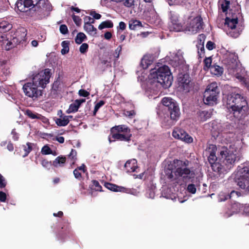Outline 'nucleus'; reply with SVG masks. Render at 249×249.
Segmentation results:
<instances>
[{"label":"nucleus","instance_id":"obj_1","mask_svg":"<svg viewBox=\"0 0 249 249\" xmlns=\"http://www.w3.org/2000/svg\"><path fill=\"white\" fill-rule=\"evenodd\" d=\"M221 8L226 16L225 26H227V34L233 38H237L241 34L243 27L238 24V18L241 16L240 6L236 2H231L229 0H223Z\"/></svg>","mask_w":249,"mask_h":249},{"label":"nucleus","instance_id":"obj_2","mask_svg":"<svg viewBox=\"0 0 249 249\" xmlns=\"http://www.w3.org/2000/svg\"><path fill=\"white\" fill-rule=\"evenodd\" d=\"M51 70L45 69L34 76L32 82L25 83L23 86V90L25 95L36 100L42 95V89H38V87L44 89L49 83L51 76Z\"/></svg>","mask_w":249,"mask_h":249},{"label":"nucleus","instance_id":"obj_3","mask_svg":"<svg viewBox=\"0 0 249 249\" xmlns=\"http://www.w3.org/2000/svg\"><path fill=\"white\" fill-rule=\"evenodd\" d=\"M227 108L231 109L234 117L240 118L248 111L249 107L246 98L238 93L229 95L227 101Z\"/></svg>","mask_w":249,"mask_h":249},{"label":"nucleus","instance_id":"obj_4","mask_svg":"<svg viewBox=\"0 0 249 249\" xmlns=\"http://www.w3.org/2000/svg\"><path fill=\"white\" fill-rule=\"evenodd\" d=\"M149 78L153 82L160 83L164 89L169 88L173 81V76L169 67L164 65L157 69L150 70Z\"/></svg>","mask_w":249,"mask_h":249},{"label":"nucleus","instance_id":"obj_5","mask_svg":"<svg viewBox=\"0 0 249 249\" xmlns=\"http://www.w3.org/2000/svg\"><path fill=\"white\" fill-rule=\"evenodd\" d=\"M28 10L34 11L31 17L36 19H41L44 18L47 12L52 9L51 5L48 0H25Z\"/></svg>","mask_w":249,"mask_h":249},{"label":"nucleus","instance_id":"obj_6","mask_svg":"<svg viewBox=\"0 0 249 249\" xmlns=\"http://www.w3.org/2000/svg\"><path fill=\"white\" fill-rule=\"evenodd\" d=\"M110 134L108 137L110 143L115 141L129 142L131 141L132 134L130 128L125 124L115 125L110 130Z\"/></svg>","mask_w":249,"mask_h":249},{"label":"nucleus","instance_id":"obj_7","mask_svg":"<svg viewBox=\"0 0 249 249\" xmlns=\"http://www.w3.org/2000/svg\"><path fill=\"white\" fill-rule=\"evenodd\" d=\"M220 155L221 157L222 163L219 168V176L226 174L233 167L236 160V156L229 151L226 147H222L220 150Z\"/></svg>","mask_w":249,"mask_h":249},{"label":"nucleus","instance_id":"obj_8","mask_svg":"<svg viewBox=\"0 0 249 249\" xmlns=\"http://www.w3.org/2000/svg\"><path fill=\"white\" fill-rule=\"evenodd\" d=\"M165 174L167 178L171 180H176L179 177H182L184 179H190L194 178L195 175L193 171L186 167H178L174 172L168 168L165 171Z\"/></svg>","mask_w":249,"mask_h":249},{"label":"nucleus","instance_id":"obj_9","mask_svg":"<svg viewBox=\"0 0 249 249\" xmlns=\"http://www.w3.org/2000/svg\"><path fill=\"white\" fill-rule=\"evenodd\" d=\"M219 94V90L217 83L213 82L209 84L204 93L205 104L209 105L215 104Z\"/></svg>","mask_w":249,"mask_h":249},{"label":"nucleus","instance_id":"obj_10","mask_svg":"<svg viewBox=\"0 0 249 249\" xmlns=\"http://www.w3.org/2000/svg\"><path fill=\"white\" fill-rule=\"evenodd\" d=\"M235 182L244 191L246 195H249V167L242 168L240 176L235 179Z\"/></svg>","mask_w":249,"mask_h":249},{"label":"nucleus","instance_id":"obj_11","mask_svg":"<svg viewBox=\"0 0 249 249\" xmlns=\"http://www.w3.org/2000/svg\"><path fill=\"white\" fill-rule=\"evenodd\" d=\"M217 147L214 144H209L206 149V151L209 153L208 160L210 163L213 171L219 175V168L221 167V163L216 162L217 158L216 156Z\"/></svg>","mask_w":249,"mask_h":249},{"label":"nucleus","instance_id":"obj_12","mask_svg":"<svg viewBox=\"0 0 249 249\" xmlns=\"http://www.w3.org/2000/svg\"><path fill=\"white\" fill-rule=\"evenodd\" d=\"M178 88L185 92H189L194 87V83L188 74L180 75L178 78Z\"/></svg>","mask_w":249,"mask_h":249},{"label":"nucleus","instance_id":"obj_13","mask_svg":"<svg viewBox=\"0 0 249 249\" xmlns=\"http://www.w3.org/2000/svg\"><path fill=\"white\" fill-rule=\"evenodd\" d=\"M66 161V158L63 156L57 157L53 162L48 161L46 159H43L41 161V164L43 167L50 168L51 165L55 167H63Z\"/></svg>","mask_w":249,"mask_h":249},{"label":"nucleus","instance_id":"obj_14","mask_svg":"<svg viewBox=\"0 0 249 249\" xmlns=\"http://www.w3.org/2000/svg\"><path fill=\"white\" fill-rule=\"evenodd\" d=\"M172 136L176 139L191 143L193 142V138L182 129H177L172 132Z\"/></svg>","mask_w":249,"mask_h":249},{"label":"nucleus","instance_id":"obj_15","mask_svg":"<svg viewBox=\"0 0 249 249\" xmlns=\"http://www.w3.org/2000/svg\"><path fill=\"white\" fill-rule=\"evenodd\" d=\"M167 111L168 114L170 115V119L172 120L177 121L179 119L180 112L179 108L177 104L171 108L168 109Z\"/></svg>","mask_w":249,"mask_h":249},{"label":"nucleus","instance_id":"obj_16","mask_svg":"<svg viewBox=\"0 0 249 249\" xmlns=\"http://www.w3.org/2000/svg\"><path fill=\"white\" fill-rule=\"evenodd\" d=\"M124 168L127 173H132L138 168L137 161L135 159L128 160L124 164Z\"/></svg>","mask_w":249,"mask_h":249},{"label":"nucleus","instance_id":"obj_17","mask_svg":"<svg viewBox=\"0 0 249 249\" xmlns=\"http://www.w3.org/2000/svg\"><path fill=\"white\" fill-rule=\"evenodd\" d=\"M105 186L108 190L116 192H120L123 193H127L128 191V189L127 188H126L122 186H119L116 184L109 182H105Z\"/></svg>","mask_w":249,"mask_h":249},{"label":"nucleus","instance_id":"obj_18","mask_svg":"<svg viewBox=\"0 0 249 249\" xmlns=\"http://www.w3.org/2000/svg\"><path fill=\"white\" fill-rule=\"evenodd\" d=\"M203 23V20L201 17H196L194 18L191 23L192 31L197 32L200 30L202 28Z\"/></svg>","mask_w":249,"mask_h":249},{"label":"nucleus","instance_id":"obj_19","mask_svg":"<svg viewBox=\"0 0 249 249\" xmlns=\"http://www.w3.org/2000/svg\"><path fill=\"white\" fill-rule=\"evenodd\" d=\"M171 28L176 32H179L182 29L181 24L179 22L178 18L176 16L171 17Z\"/></svg>","mask_w":249,"mask_h":249},{"label":"nucleus","instance_id":"obj_20","mask_svg":"<svg viewBox=\"0 0 249 249\" xmlns=\"http://www.w3.org/2000/svg\"><path fill=\"white\" fill-rule=\"evenodd\" d=\"M15 36L19 40V42H23L25 40L27 32L24 28L18 29L15 34Z\"/></svg>","mask_w":249,"mask_h":249},{"label":"nucleus","instance_id":"obj_21","mask_svg":"<svg viewBox=\"0 0 249 249\" xmlns=\"http://www.w3.org/2000/svg\"><path fill=\"white\" fill-rule=\"evenodd\" d=\"M13 27L12 24L7 21L2 20L0 22V32L6 33L10 31Z\"/></svg>","mask_w":249,"mask_h":249},{"label":"nucleus","instance_id":"obj_22","mask_svg":"<svg viewBox=\"0 0 249 249\" xmlns=\"http://www.w3.org/2000/svg\"><path fill=\"white\" fill-rule=\"evenodd\" d=\"M162 103L163 105L167 107V110L177 104L172 99L169 97H164L162 99Z\"/></svg>","mask_w":249,"mask_h":249},{"label":"nucleus","instance_id":"obj_23","mask_svg":"<svg viewBox=\"0 0 249 249\" xmlns=\"http://www.w3.org/2000/svg\"><path fill=\"white\" fill-rule=\"evenodd\" d=\"M141 22L137 19H131L129 22V28L130 30H137L142 27Z\"/></svg>","mask_w":249,"mask_h":249},{"label":"nucleus","instance_id":"obj_24","mask_svg":"<svg viewBox=\"0 0 249 249\" xmlns=\"http://www.w3.org/2000/svg\"><path fill=\"white\" fill-rule=\"evenodd\" d=\"M16 6L18 10L21 12L28 11L27 6L26 5L25 0H18L16 2Z\"/></svg>","mask_w":249,"mask_h":249},{"label":"nucleus","instance_id":"obj_25","mask_svg":"<svg viewBox=\"0 0 249 249\" xmlns=\"http://www.w3.org/2000/svg\"><path fill=\"white\" fill-rule=\"evenodd\" d=\"M85 30L90 35H95L97 34V29L91 24H84Z\"/></svg>","mask_w":249,"mask_h":249},{"label":"nucleus","instance_id":"obj_26","mask_svg":"<svg viewBox=\"0 0 249 249\" xmlns=\"http://www.w3.org/2000/svg\"><path fill=\"white\" fill-rule=\"evenodd\" d=\"M55 123L58 126H65L69 123V120L66 118L65 116H60L59 118L55 120Z\"/></svg>","mask_w":249,"mask_h":249},{"label":"nucleus","instance_id":"obj_27","mask_svg":"<svg viewBox=\"0 0 249 249\" xmlns=\"http://www.w3.org/2000/svg\"><path fill=\"white\" fill-rule=\"evenodd\" d=\"M17 39L18 38L16 36H14L13 37L12 41H8V42L6 44V50H9L10 49L14 48L16 45L20 43H22V42H19V40H18V39Z\"/></svg>","mask_w":249,"mask_h":249},{"label":"nucleus","instance_id":"obj_28","mask_svg":"<svg viewBox=\"0 0 249 249\" xmlns=\"http://www.w3.org/2000/svg\"><path fill=\"white\" fill-rule=\"evenodd\" d=\"M113 27V23L110 20H107L103 21L98 26L99 30H102L105 28H111Z\"/></svg>","mask_w":249,"mask_h":249},{"label":"nucleus","instance_id":"obj_29","mask_svg":"<svg viewBox=\"0 0 249 249\" xmlns=\"http://www.w3.org/2000/svg\"><path fill=\"white\" fill-rule=\"evenodd\" d=\"M242 207V204L238 202L234 201L231 205V211L232 213H237L240 211Z\"/></svg>","mask_w":249,"mask_h":249},{"label":"nucleus","instance_id":"obj_30","mask_svg":"<svg viewBox=\"0 0 249 249\" xmlns=\"http://www.w3.org/2000/svg\"><path fill=\"white\" fill-rule=\"evenodd\" d=\"M210 70L212 73L217 75H221L223 71L222 67L215 65L211 67Z\"/></svg>","mask_w":249,"mask_h":249},{"label":"nucleus","instance_id":"obj_31","mask_svg":"<svg viewBox=\"0 0 249 249\" xmlns=\"http://www.w3.org/2000/svg\"><path fill=\"white\" fill-rule=\"evenodd\" d=\"M152 63V61L147 56H144L141 60V65L143 69H147Z\"/></svg>","mask_w":249,"mask_h":249},{"label":"nucleus","instance_id":"obj_32","mask_svg":"<svg viewBox=\"0 0 249 249\" xmlns=\"http://www.w3.org/2000/svg\"><path fill=\"white\" fill-rule=\"evenodd\" d=\"M33 143L28 142L26 145H23V148L24 151V154L22 155L23 157H26L29 155V154L33 149Z\"/></svg>","mask_w":249,"mask_h":249},{"label":"nucleus","instance_id":"obj_33","mask_svg":"<svg viewBox=\"0 0 249 249\" xmlns=\"http://www.w3.org/2000/svg\"><path fill=\"white\" fill-rule=\"evenodd\" d=\"M92 185L89 186L91 191L94 190L95 191H102V186L100 185L99 182L96 180H92Z\"/></svg>","mask_w":249,"mask_h":249},{"label":"nucleus","instance_id":"obj_34","mask_svg":"<svg viewBox=\"0 0 249 249\" xmlns=\"http://www.w3.org/2000/svg\"><path fill=\"white\" fill-rule=\"evenodd\" d=\"M115 2H123L124 5L127 7H131L134 5L135 0H110Z\"/></svg>","mask_w":249,"mask_h":249},{"label":"nucleus","instance_id":"obj_35","mask_svg":"<svg viewBox=\"0 0 249 249\" xmlns=\"http://www.w3.org/2000/svg\"><path fill=\"white\" fill-rule=\"evenodd\" d=\"M24 114L31 119H37L38 113H36L29 109H27L24 111Z\"/></svg>","mask_w":249,"mask_h":249},{"label":"nucleus","instance_id":"obj_36","mask_svg":"<svg viewBox=\"0 0 249 249\" xmlns=\"http://www.w3.org/2000/svg\"><path fill=\"white\" fill-rule=\"evenodd\" d=\"M69 44L70 42L68 40H65L62 42L61 46L63 49L61 51V53L62 54H65L69 52Z\"/></svg>","mask_w":249,"mask_h":249},{"label":"nucleus","instance_id":"obj_37","mask_svg":"<svg viewBox=\"0 0 249 249\" xmlns=\"http://www.w3.org/2000/svg\"><path fill=\"white\" fill-rule=\"evenodd\" d=\"M85 39H87L86 36L83 33L80 32L77 34L75 38V41L76 44H80Z\"/></svg>","mask_w":249,"mask_h":249},{"label":"nucleus","instance_id":"obj_38","mask_svg":"<svg viewBox=\"0 0 249 249\" xmlns=\"http://www.w3.org/2000/svg\"><path fill=\"white\" fill-rule=\"evenodd\" d=\"M41 152L43 155H49V154H53V155H56L55 152H54V153H53L52 149L47 145H44L42 148Z\"/></svg>","mask_w":249,"mask_h":249},{"label":"nucleus","instance_id":"obj_39","mask_svg":"<svg viewBox=\"0 0 249 249\" xmlns=\"http://www.w3.org/2000/svg\"><path fill=\"white\" fill-rule=\"evenodd\" d=\"M77 152L75 150L72 149L70 153L68 155L69 159L72 161V164H74L77 160Z\"/></svg>","mask_w":249,"mask_h":249},{"label":"nucleus","instance_id":"obj_40","mask_svg":"<svg viewBox=\"0 0 249 249\" xmlns=\"http://www.w3.org/2000/svg\"><path fill=\"white\" fill-rule=\"evenodd\" d=\"M196 47L197 48L198 59H201L204 56L205 54L204 45H196Z\"/></svg>","mask_w":249,"mask_h":249},{"label":"nucleus","instance_id":"obj_41","mask_svg":"<svg viewBox=\"0 0 249 249\" xmlns=\"http://www.w3.org/2000/svg\"><path fill=\"white\" fill-rule=\"evenodd\" d=\"M229 196V193L221 192L218 195V201L220 202L225 201L230 199V196Z\"/></svg>","mask_w":249,"mask_h":249},{"label":"nucleus","instance_id":"obj_42","mask_svg":"<svg viewBox=\"0 0 249 249\" xmlns=\"http://www.w3.org/2000/svg\"><path fill=\"white\" fill-rule=\"evenodd\" d=\"M206 39V36L203 34H201L199 35H198L197 37V44L196 45H204V42Z\"/></svg>","mask_w":249,"mask_h":249},{"label":"nucleus","instance_id":"obj_43","mask_svg":"<svg viewBox=\"0 0 249 249\" xmlns=\"http://www.w3.org/2000/svg\"><path fill=\"white\" fill-rule=\"evenodd\" d=\"M78 110V107L76 105L73 103L71 104L70 105L69 109L67 110V112L68 113H70L72 112H75L77 111Z\"/></svg>","mask_w":249,"mask_h":249},{"label":"nucleus","instance_id":"obj_44","mask_svg":"<svg viewBox=\"0 0 249 249\" xmlns=\"http://www.w3.org/2000/svg\"><path fill=\"white\" fill-rule=\"evenodd\" d=\"M105 104V102L103 100L100 101L99 102H98L94 107V109L93 111V115H95L96 112L98 110V109L103 105H104Z\"/></svg>","mask_w":249,"mask_h":249},{"label":"nucleus","instance_id":"obj_45","mask_svg":"<svg viewBox=\"0 0 249 249\" xmlns=\"http://www.w3.org/2000/svg\"><path fill=\"white\" fill-rule=\"evenodd\" d=\"M229 196H230V199L232 198H237L240 196H241V193L239 191H236L234 190H232L229 194Z\"/></svg>","mask_w":249,"mask_h":249},{"label":"nucleus","instance_id":"obj_46","mask_svg":"<svg viewBox=\"0 0 249 249\" xmlns=\"http://www.w3.org/2000/svg\"><path fill=\"white\" fill-rule=\"evenodd\" d=\"M89 48V45L87 43H83L79 48V51L81 53H86Z\"/></svg>","mask_w":249,"mask_h":249},{"label":"nucleus","instance_id":"obj_47","mask_svg":"<svg viewBox=\"0 0 249 249\" xmlns=\"http://www.w3.org/2000/svg\"><path fill=\"white\" fill-rule=\"evenodd\" d=\"M212 62V60L211 57H206L204 60V67H206L207 68H210L211 69V68L212 66L211 65Z\"/></svg>","mask_w":249,"mask_h":249},{"label":"nucleus","instance_id":"obj_48","mask_svg":"<svg viewBox=\"0 0 249 249\" xmlns=\"http://www.w3.org/2000/svg\"><path fill=\"white\" fill-rule=\"evenodd\" d=\"M187 191L190 193L194 194L196 193V189L194 184H189L187 186Z\"/></svg>","mask_w":249,"mask_h":249},{"label":"nucleus","instance_id":"obj_49","mask_svg":"<svg viewBox=\"0 0 249 249\" xmlns=\"http://www.w3.org/2000/svg\"><path fill=\"white\" fill-rule=\"evenodd\" d=\"M59 30L63 35L67 34L69 31L67 26L65 24H62L60 26Z\"/></svg>","mask_w":249,"mask_h":249},{"label":"nucleus","instance_id":"obj_50","mask_svg":"<svg viewBox=\"0 0 249 249\" xmlns=\"http://www.w3.org/2000/svg\"><path fill=\"white\" fill-rule=\"evenodd\" d=\"M72 18L76 25H79L81 24L82 19L80 18L79 17L73 14L72 15Z\"/></svg>","mask_w":249,"mask_h":249},{"label":"nucleus","instance_id":"obj_51","mask_svg":"<svg viewBox=\"0 0 249 249\" xmlns=\"http://www.w3.org/2000/svg\"><path fill=\"white\" fill-rule=\"evenodd\" d=\"M7 182L4 178L0 174V189L5 187Z\"/></svg>","mask_w":249,"mask_h":249},{"label":"nucleus","instance_id":"obj_52","mask_svg":"<svg viewBox=\"0 0 249 249\" xmlns=\"http://www.w3.org/2000/svg\"><path fill=\"white\" fill-rule=\"evenodd\" d=\"M206 47L208 50L211 51L215 48V44L214 42L211 41H209L207 42Z\"/></svg>","mask_w":249,"mask_h":249},{"label":"nucleus","instance_id":"obj_53","mask_svg":"<svg viewBox=\"0 0 249 249\" xmlns=\"http://www.w3.org/2000/svg\"><path fill=\"white\" fill-rule=\"evenodd\" d=\"M74 177L78 180H81L82 178L81 173L78 169H75L73 172Z\"/></svg>","mask_w":249,"mask_h":249},{"label":"nucleus","instance_id":"obj_54","mask_svg":"<svg viewBox=\"0 0 249 249\" xmlns=\"http://www.w3.org/2000/svg\"><path fill=\"white\" fill-rule=\"evenodd\" d=\"M78 94L80 96L86 97L89 95V93L85 89H81L78 91Z\"/></svg>","mask_w":249,"mask_h":249},{"label":"nucleus","instance_id":"obj_55","mask_svg":"<svg viewBox=\"0 0 249 249\" xmlns=\"http://www.w3.org/2000/svg\"><path fill=\"white\" fill-rule=\"evenodd\" d=\"M85 24H92L95 21L94 19L89 16H86L84 18Z\"/></svg>","mask_w":249,"mask_h":249},{"label":"nucleus","instance_id":"obj_56","mask_svg":"<svg viewBox=\"0 0 249 249\" xmlns=\"http://www.w3.org/2000/svg\"><path fill=\"white\" fill-rule=\"evenodd\" d=\"M122 47L121 45L119 46L115 51L114 57L116 58H119L120 52H121Z\"/></svg>","mask_w":249,"mask_h":249},{"label":"nucleus","instance_id":"obj_57","mask_svg":"<svg viewBox=\"0 0 249 249\" xmlns=\"http://www.w3.org/2000/svg\"><path fill=\"white\" fill-rule=\"evenodd\" d=\"M7 199V196L5 193L0 191V201L2 202H5Z\"/></svg>","mask_w":249,"mask_h":249},{"label":"nucleus","instance_id":"obj_58","mask_svg":"<svg viewBox=\"0 0 249 249\" xmlns=\"http://www.w3.org/2000/svg\"><path fill=\"white\" fill-rule=\"evenodd\" d=\"M207 114V112L205 111H201L199 113V116L200 117V120L201 121H205L207 120V117L206 115Z\"/></svg>","mask_w":249,"mask_h":249},{"label":"nucleus","instance_id":"obj_59","mask_svg":"<svg viewBox=\"0 0 249 249\" xmlns=\"http://www.w3.org/2000/svg\"><path fill=\"white\" fill-rule=\"evenodd\" d=\"M90 15L92 16L94 19H99L101 18V15L100 14L96 13L94 11H91Z\"/></svg>","mask_w":249,"mask_h":249},{"label":"nucleus","instance_id":"obj_60","mask_svg":"<svg viewBox=\"0 0 249 249\" xmlns=\"http://www.w3.org/2000/svg\"><path fill=\"white\" fill-rule=\"evenodd\" d=\"M37 119L41 120L44 124H47L49 122V120L47 118L40 114H39L38 115V118Z\"/></svg>","mask_w":249,"mask_h":249},{"label":"nucleus","instance_id":"obj_61","mask_svg":"<svg viewBox=\"0 0 249 249\" xmlns=\"http://www.w3.org/2000/svg\"><path fill=\"white\" fill-rule=\"evenodd\" d=\"M126 27V24L123 21H121L119 22V26L117 27V29L124 31Z\"/></svg>","mask_w":249,"mask_h":249},{"label":"nucleus","instance_id":"obj_62","mask_svg":"<svg viewBox=\"0 0 249 249\" xmlns=\"http://www.w3.org/2000/svg\"><path fill=\"white\" fill-rule=\"evenodd\" d=\"M237 67H238L237 62L235 60L234 61V62L232 63V66H229V69L232 70L233 71V72H234L235 71V70H236Z\"/></svg>","mask_w":249,"mask_h":249},{"label":"nucleus","instance_id":"obj_63","mask_svg":"<svg viewBox=\"0 0 249 249\" xmlns=\"http://www.w3.org/2000/svg\"><path fill=\"white\" fill-rule=\"evenodd\" d=\"M86 101L85 99H77L75 100L74 103L79 108L81 105L84 103Z\"/></svg>","mask_w":249,"mask_h":249},{"label":"nucleus","instance_id":"obj_64","mask_svg":"<svg viewBox=\"0 0 249 249\" xmlns=\"http://www.w3.org/2000/svg\"><path fill=\"white\" fill-rule=\"evenodd\" d=\"M76 169H78V171H82L84 173H85L87 172L86 166L84 164H82V165H81L80 166L77 167Z\"/></svg>","mask_w":249,"mask_h":249}]
</instances>
